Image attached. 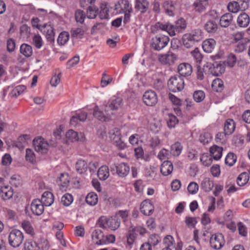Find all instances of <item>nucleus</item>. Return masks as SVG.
<instances>
[{
  "mask_svg": "<svg viewBox=\"0 0 250 250\" xmlns=\"http://www.w3.org/2000/svg\"><path fill=\"white\" fill-rule=\"evenodd\" d=\"M24 239L23 233L20 230L14 229L8 235L9 245L13 248H18L22 244Z\"/></svg>",
  "mask_w": 250,
  "mask_h": 250,
  "instance_id": "1",
  "label": "nucleus"
},
{
  "mask_svg": "<svg viewBox=\"0 0 250 250\" xmlns=\"http://www.w3.org/2000/svg\"><path fill=\"white\" fill-rule=\"evenodd\" d=\"M37 27L45 35L47 41L50 43H53L55 42V29L53 25L50 23L40 24Z\"/></svg>",
  "mask_w": 250,
  "mask_h": 250,
  "instance_id": "2",
  "label": "nucleus"
},
{
  "mask_svg": "<svg viewBox=\"0 0 250 250\" xmlns=\"http://www.w3.org/2000/svg\"><path fill=\"white\" fill-rule=\"evenodd\" d=\"M123 105V99L121 97H113L110 98L104 106V110L107 115H110V112L117 110Z\"/></svg>",
  "mask_w": 250,
  "mask_h": 250,
  "instance_id": "3",
  "label": "nucleus"
},
{
  "mask_svg": "<svg viewBox=\"0 0 250 250\" xmlns=\"http://www.w3.org/2000/svg\"><path fill=\"white\" fill-rule=\"evenodd\" d=\"M169 41L167 36H156L152 39L150 46L154 50L160 51L167 45Z\"/></svg>",
  "mask_w": 250,
  "mask_h": 250,
  "instance_id": "4",
  "label": "nucleus"
},
{
  "mask_svg": "<svg viewBox=\"0 0 250 250\" xmlns=\"http://www.w3.org/2000/svg\"><path fill=\"white\" fill-rule=\"evenodd\" d=\"M206 67L213 76H219L225 71V66L221 61L214 62H208L206 64Z\"/></svg>",
  "mask_w": 250,
  "mask_h": 250,
  "instance_id": "5",
  "label": "nucleus"
},
{
  "mask_svg": "<svg viewBox=\"0 0 250 250\" xmlns=\"http://www.w3.org/2000/svg\"><path fill=\"white\" fill-rule=\"evenodd\" d=\"M210 246L214 250H219L224 246L225 241L223 235L216 233L212 235L209 240Z\"/></svg>",
  "mask_w": 250,
  "mask_h": 250,
  "instance_id": "6",
  "label": "nucleus"
},
{
  "mask_svg": "<svg viewBox=\"0 0 250 250\" xmlns=\"http://www.w3.org/2000/svg\"><path fill=\"white\" fill-rule=\"evenodd\" d=\"M142 100L144 104L148 106H153L158 102V97L156 92L153 90L146 91L143 94Z\"/></svg>",
  "mask_w": 250,
  "mask_h": 250,
  "instance_id": "7",
  "label": "nucleus"
},
{
  "mask_svg": "<svg viewBox=\"0 0 250 250\" xmlns=\"http://www.w3.org/2000/svg\"><path fill=\"white\" fill-rule=\"evenodd\" d=\"M111 171L116 170V173L121 177H125L129 173L130 168L126 163H122L118 165H114L111 167Z\"/></svg>",
  "mask_w": 250,
  "mask_h": 250,
  "instance_id": "8",
  "label": "nucleus"
},
{
  "mask_svg": "<svg viewBox=\"0 0 250 250\" xmlns=\"http://www.w3.org/2000/svg\"><path fill=\"white\" fill-rule=\"evenodd\" d=\"M43 244L45 247L41 246V244L38 243L35 241L32 240H28L26 241L24 244V250H40L41 248L42 250H47L49 246L47 242L44 241Z\"/></svg>",
  "mask_w": 250,
  "mask_h": 250,
  "instance_id": "9",
  "label": "nucleus"
},
{
  "mask_svg": "<svg viewBox=\"0 0 250 250\" xmlns=\"http://www.w3.org/2000/svg\"><path fill=\"white\" fill-rule=\"evenodd\" d=\"M31 210L36 215H41L44 211V205L40 200L34 199L31 204Z\"/></svg>",
  "mask_w": 250,
  "mask_h": 250,
  "instance_id": "10",
  "label": "nucleus"
},
{
  "mask_svg": "<svg viewBox=\"0 0 250 250\" xmlns=\"http://www.w3.org/2000/svg\"><path fill=\"white\" fill-rule=\"evenodd\" d=\"M151 32L153 34H157L159 30L167 31L170 36H172V24H163L160 22H156L154 25H152L150 28Z\"/></svg>",
  "mask_w": 250,
  "mask_h": 250,
  "instance_id": "11",
  "label": "nucleus"
},
{
  "mask_svg": "<svg viewBox=\"0 0 250 250\" xmlns=\"http://www.w3.org/2000/svg\"><path fill=\"white\" fill-rule=\"evenodd\" d=\"M33 145L36 151L42 154H46L48 151V144L44 143L42 137L35 139L33 141Z\"/></svg>",
  "mask_w": 250,
  "mask_h": 250,
  "instance_id": "12",
  "label": "nucleus"
},
{
  "mask_svg": "<svg viewBox=\"0 0 250 250\" xmlns=\"http://www.w3.org/2000/svg\"><path fill=\"white\" fill-rule=\"evenodd\" d=\"M140 209L145 215L149 216L153 212L154 207L150 201L145 200L141 203Z\"/></svg>",
  "mask_w": 250,
  "mask_h": 250,
  "instance_id": "13",
  "label": "nucleus"
},
{
  "mask_svg": "<svg viewBox=\"0 0 250 250\" xmlns=\"http://www.w3.org/2000/svg\"><path fill=\"white\" fill-rule=\"evenodd\" d=\"M177 71L181 76H189L192 73V67L189 63H182L178 65Z\"/></svg>",
  "mask_w": 250,
  "mask_h": 250,
  "instance_id": "14",
  "label": "nucleus"
},
{
  "mask_svg": "<svg viewBox=\"0 0 250 250\" xmlns=\"http://www.w3.org/2000/svg\"><path fill=\"white\" fill-rule=\"evenodd\" d=\"M187 27V22L183 18H180L177 20L175 25H173V36L177 33H182L184 31Z\"/></svg>",
  "mask_w": 250,
  "mask_h": 250,
  "instance_id": "15",
  "label": "nucleus"
},
{
  "mask_svg": "<svg viewBox=\"0 0 250 250\" xmlns=\"http://www.w3.org/2000/svg\"><path fill=\"white\" fill-rule=\"evenodd\" d=\"M93 115L97 120L102 122H107L109 120L110 115L106 113V115L104 114L98 105H95L93 108Z\"/></svg>",
  "mask_w": 250,
  "mask_h": 250,
  "instance_id": "16",
  "label": "nucleus"
},
{
  "mask_svg": "<svg viewBox=\"0 0 250 250\" xmlns=\"http://www.w3.org/2000/svg\"><path fill=\"white\" fill-rule=\"evenodd\" d=\"M120 219L117 215H114L109 218H107V227L111 230L117 229L120 226Z\"/></svg>",
  "mask_w": 250,
  "mask_h": 250,
  "instance_id": "17",
  "label": "nucleus"
},
{
  "mask_svg": "<svg viewBox=\"0 0 250 250\" xmlns=\"http://www.w3.org/2000/svg\"><path fill=\"white\" fill-rule=\"evenodd\" d=\"M92 239L95 241V244L97 245H102L105 244V240L103 232L100 229H96L92 234Z\"/></svg>",
  "mask_w": 250,
  "mask_h": 250,
  "instance_id": "18",
  "label": "nucleus"
},
{
  "mask_svg": "<svg viewBox=\"0 0 250 250\" xmlns=\"http://www.w3.org/2000/svg\"><path fill=\"white\" fill-rule=\"evenodd\" d=\"M208 5V0H196L193 4L195 11L200 13L205 12Z\"/></svg>",
  "mask_w": 250,
  "mask_h": 250,
  "instance_id": "19",
  "label": "nucleus"
},
{
  "mask_svg": "<svg viewBox=\"0 0 250 250\" xmlns=\"http://www.w3.org/2000/svg\"><path fill=\"white\" fill-rule=\"evenodd\" d=\"M13 190L11 187L7 185L0 188V196L4 200L10 199L13 196Z\"/></svg>",
  "mask_w": 250,
  "mask_h": 250,
  "instance_id": "20",
  "label": "nucleus"
},
{
  "mask_svg": "<svg viewBox=\"0 0 250 250\" xmlns=\"http://www.w3.org/2000/svg\"><path fill=\"white\" fill-rule=\"evenodd\" d=\"M237 22L241 27H247L250 22V18L248 14L245 12H242L238 17Z\"/></svg>",
  "mask_w": 250,
  "mask_h": 250,
  "instance_id": "21",
  "label": "nucleus"
},
{
  "mask_svg": "<svg viewBox=\"0 0 250 250\" xmlns=\"http://www.w3.org/2000/svg\"><path fill=\"white\" fill-rule=\"evenodd\" d=\"M222 147L214 145L209 148L210 156L215 160H219L222 155Z\"/></svg>",
  "mask_w": 250,
  "mask_h": 250,
  "instance_id": "22",
  "label": "nucleus"
},
{
  "mask_svg": "<svg viewBox=\"0 0 250 250\" xmlns=\"http://www.w3.org/2000/svg\"><path fill=\"white\" fill-rule=\"evenodd\" d=\"M216 41L214 39H208L203 42L202 48L205 52L211 53L214 49Z\"/></svg>",
  "mask_w": 250,
  "mask_h": 250,
  "instance_id": "23",
  "label": "nucleus"
},
{
  "mask_svg": "<svg viewBox=\"0 0 250 250\" xmlns=\"http://www.w3.org/2000/svg\"><path fill=\"white\" fill-rule=\"evenodd\" d=\"M87 29L85 28H74L70 30L72 38L82 39L83 38L85 32Z\"/></svg>",
  "mask_w": 250,
  "mask_h": 250,
  "instance_id": "24",
  "label": "nucleus"
},
{
  "mask_svg": "<svg viewBox=\"0 0 250 250\" xmlns=\"http://www.w3.org/2000/svg\"><path fill=\"white\" fill-rule=\"evenodd\" d=\"M235 128V124L232 119H227L225 124L224 127V131L225 133L227 135L231 134L234 131Z\"/></svg>",
  "mask_w": 250,
  "mask_h": 250,
  "instance_id": "25",
  "label": "nucleus"
},
{
  "mask_svg": "<svg viewBox=\"0 0 250 250\" xmlns=\"http://www.w3.org/2000/svg\"><path fill=\"white\" fill-rule=\"evenodd\" d=\"M173 85L175 86L176 89L173 88V92L181 91L184 87V82L180 76H173Z\"/></svg>",
  "mask_w": 250,
  "mask_h": 250,
  "instance_id": "26",
  "label": "nucleus"
},
{
  "mask_svg": "<svg viewBox=\"0 0 250 250\" xmlns=\"http://www.w3.org/2000/svg\"><path fill=\"white\" fill-rule=\"evenodd\" d=\"M41 201L45 206H50L54 202V195L51 192L45 191L43 193Z\"/></svg>",
  "mask_w": 250,
  "mask_h": 250,
  "instance_id": "27",
  "label": "nucleus"
},
{
  "mask_svg": "<svg viewBox=\"0 0 250 250\" xmlns=\"http://www.w3.org/2000/svg\"><path fill=\"white\" fill-rule=\"evenodd\" d=\"M160 171L164 176H167L172 172V162L165 161L161 166Z\"/></svg>",
  "mask_w": 250,
  "mask_h": 250,
  "instance_id": "28",
  "label": "nucleus"
},
{
  "mask_svg": "<svg viewBox=\"0 0 250 250\" xmlns=\"http://www.w3.org/2000/svg\"><path fill=\"white\" fill-rule=\"evenodd\" d=\"M81 136H82L81 139H79L78 137V134L77 132L70 129L66 133V138L67 139L68 141H70V142H75L78 141H83V134L82 133L80 134Z\"/></svg>",
  "mask_w": 250,
  "mask_h": 250,
  "instance_id": "29",
  "label": "nucleus"
},
{
  "mask_svg": "<svg viewBox=\"0 0 250 250\" xmlns=\"http://www.w3.org/2000/svg\"><path fill=\"white\" fill-rule=\"evenodd\" d=\"M149 6V2L147 0H137L135 8L140 11L142 13L146 12Z\"/></svg>",
  "mask_w": 250,
  "mask_h": 250,
  "instance_id": "30",
  "label": "nucleus"
},
{
  "mask_svg": "<svg viewBox=\"0 0 250 250\" xmlns=\"http://www.w3.org/2000/svg\"><path fill=\"white\" fill-rule=\"evenodd\" d=\"M98 177L101 180H105L109 176V168L106 166H101L97 172Z\"/></svg>",
  "mask_w": 250,
  "mask_h": 250,
  "instance_id": "31",
  "label": "nucleus"
},
{
  "mask_svg": "<svg viewBox=\"0 0 250 250\" xmlns=\"http://www.w3.org/2000/svg\"><path fill=\"white\" fill-rule=\"evenodd\" d=\"M195 42L201 41L203 38V33L200 29L192 30L190 33H187Z\"/></svg>",
  "mask_w": 250,
  "mask_h": 250,
  "instance_id": "32",
  "label": "nucleus"
},
{
  "mask_svg": "<svg viewBox=\"0 0 250 250\" xmlns=\"http://www.w3.org/2000/svg\"><path fill=\"white\" fill-rule=\"evenodd\" d=\"M233 20L231 14L228 13L223 15L220 18V24L222 27H227L229 25Z\"/></svg>",
  "mask_w": 250,
  "mask_h": 250,
  "instance_id": "33",
  "label": "nucleus"
},
{
  "mask_svg": "<svg viewBox=\"0 0 250 250\" xmlns=\"http://www.w3.org/2000/svg\"><path fill=\"white\" fill-rule=\"evenodd\" d=\"M75 168L78 173L80 174L83 173L85 172L87 169V163L84 160L79 159L76 163Z\"/></svg>",
  "mask_w": 250,
  "mask_h": 250,
  "instance_id": "34",
  "label": "nucleus"
},
{
  "mask_svg": "<svg viewBox=\"0 0 250 250\" xmlns=\"http://www.w3.org/2000/svg\"><path fill=\"white\" fill-rule=\"evenodd\" d=\"M205 29L210 33H215L218 29V25L214 20H208L204 25Z\"/></svg>",
  "mask_w": 250,
  "mask_h": 250,
  "instance_id": "35",
  "label": "nucleus"
},
{
  "mask_svg": "<svg viewBox=\"0 0 250 250\" xmlns=\"http://www.w3.org/2000/svg\"><path fill=\"white\" fill-rule=\"evenodd\" d=\"M70 37L69 33L67 31H62L59 34L57 39V43L60 46L65 45L68 41Z\"/></svg>",
  "mask_w": 250,
  "mask_h": 250,
  "instance_id": "36",
  "label": "nucleus"
},
{
  "mask_svg": "<svg viewBox=\"0 0 250 250\" xmlns=\"http://www.w3.org/2000/svg\"><path fill=\"white\" fill-rule=\"evenodd\" d=\"M20 51L21 53L26 58L31 57L33 54L32 46L26 43H23L21 45Z\"/></svg>",
  "mask_w": 250,
  "mask_h": 250,
  "instance_id": "37",
  "label": "nucleus"
},
{
  "mask_svg": "<svg viewBox=\"0 0 250 250\" xmlns=\"http://www.w3.org/2000/svg\"><path fill=\"white\" fill-rule=\"evenodd\" d=\"M85 201L90 206H95L98 201V195L95 192H90L86 196Z\"/></svg>",
  "mask_w": 250,
  "mask_h": 250,
  "instance_id": "38",
  "label": "nucleus"
},
{
  "mask_svg": "<svg viewBox=\"0 0 250 250\" xmlns=\"http://www.w3.org/2000/svg\"><path fill=\"white\" fill-rule=\"evenodd\" d=\"M211 86L214 91L221 92L224 88V82L221 79L217 78L213 81Z\"/></svg>",
  "mask_w": 250,
  "mask_h": 250,
  "instance_id": "39",
  "label": "nucleus"
},
{
  "mask_svg": "<svg viewBox=\"0 0 250 250\" xmlns=\"http://www.w3.org/2000/svg\"><path fill=\"white\" fill-rule=\"evenodd\" d=\"M214 186L213 182L208 178L203 179L201 183V187L205 192L210 191Z\"/></svg>",
  "mask_w": 250,
  "mask_h": 250,
  "instance_id": "40",
  "label": "nucleus"
},
{
  "mask_svg": "<svg viewBox=\"0 0 250 250\" xmlns=\"http://www.w3.org/2000/svg\"><path fill=\"white\" fill-rule=\"evenodd\" d=\"M249 42V40L247 38L242 40L237 43L235 45L234 50L236 53L242 52L246 49V46L247 43Z\"/></svg>",
  "mask_w": 250,
  "mask_h": 250,
  "instance_id": "41",
  "label": "nucleus"
},
{
  "mask_svg": "<svg viewBox=\"0 0 250 250\" xmlns=\"http://www.w3.org/2000/svg\"><path fill=\"white\" fill-rule=\"evenodd\" d=\"M249 180V176L247 172L241 173L237 178V184L240 187L245 186Z\"/></svg>",
  "mask_w": 250,
  "mask_h": 250,
  "instance_id": "42",
  "label": "nucleus"
},
{
  "mask_svg": "<svg viewBox=\"0 0 250 250\" xmlns=\"http://www.w3.org/2000/svg\"><path fill=\"white\" fill-rule=\"evenodd\" d=\"M237 156L233 152H229L226 157L225 164L229 167L233 166L237 161Z\"/></svg>",
  "mask_w": 250,
  "mask_h": 250,
  "instance_id": "43",
  "label": "nucleus"
},
{
  "mask_svg": "<svg viewBox=\"0 0 250 250\" xmlns=\"http://www.w3.org/2000/svg\"><path fill=\"white\" fill-rule=\"evenodd\" d=\"M86 18L85 13L82 10L78 9L75 13V19L77 23L83 24Z\"/></svg>",
  "mask_w": 250,
  "mask_h": 250,
  "instance_id": "44",
  "label": "nucleus"
},
{
  "mask_svg": "<svg viewBox=\"0 0 250 250\" xmlns=\"http://www.w3.org/2000/svg\"><path fill=\"white\" fill-rule=\"evenodd\" d=\"M59 185L63 188H67L70 181V177L66 173H61L59 177Z\"/></svg>",
  "mask_w": 250,
  "mask_h": 250,
  "instance_id": "45",
  "label": "nucleus"
},
{
  "mask_svg": "<svg viewBox=\"0 0 250 250\" xmlns=\"http://www.w3.org/2000/svg\"><path fill=\"white\" fill-rule=\"evenodd\" d=\"M21 226L25 231L31 236L34 235V229L31 223L27 220H23L21 223Z\"/></svg>",
  "mask_w": 250,
  "mask_h": 250,
  "instance_id": "46",
  "label": "nucleus"
},
{
  "mask_svg": "<svg viewBox=\"0 0 250 250\" xmlns=\"http://www.w3.org/2000/svg\"><path fill=\"white\" fill-rule=\"evenodd\" d=\"M98 8L95 6H89L87 9L86 16L90 19H94L98 14Z\"/></svg>",
  "mask_w": 250,
  "mask_h": 250,
  "instance_id": "47",
  "label": "nucleus"
},
{
  "mask_svg": "<svg viewBox=\"0 0 250 250\" xmlns=\"http://www.w3.org/2000/svg\"><path fill=\"white\" fill-rule=\"evenodd\" d=\"M101 10L99 12V16L101 19H107L109 17V10L106 4L102 3L101 5Z\"/></svg>",
  "mask_w": 250,
  "mask_h": 250,
  "instance_id": "48",
  "label": "nucleus"
},
{
  "mask_svg": "<svg viewBox=\"0 0 250 250\" xmlns=\"http://www.w3.org/2000/svg\"><path fill=\"white\" fill-rule=\"evenodd\" d=\"M113 141L115 143L116 146L118 149L123 150L126 147V144L121 140V135L120 133L115 135L113 138Z\"/></svg>",
  "mask_w": 250,
  "mask_h": 250,
  "instance_id": "49",
  "label": "nucleus"
},
{
  "mask_svg": "<svg viewBox=\"0 0 250 250\" xmlns=\"http://www.w3.org/2000/svg\"><path fill=\"white\" fill-rule=\"evenodd\" d=\"M162 112L167 121V126L169 128H172V113L167 107L163 109Z\"/></svg>",
  "mask_w": 250,
  "mask_h": 250,
  "instance_id": "50",
  "label": "nucleus"
},
{
  "mask_svg": "<svg viewBox=\"0 0 250 250\" xmlns=\"http://www.w3.org/2000/svg\"><path fill=\"white\" fill-rule=\"evenodd\" d=\"M73 201V196L69 193H65L61 198L62 204L65 207L70 206Z\"/></svg>",
  "mask_w": 250,
  "mask_h": 250,
  "instance_id": "51",
  "label": "nucleus"
},
{
  "mask_svg": "<svg viewBox=\"0 0 250 250\" xmlns=\"http://www.w3.org/2000/svg\"><path fill=\"white\" fill-rule=\"evenodd\" d=\"M184 45L187 48H190L195 43L187 33L184 34L182 38Z\"/></svg>",
  "mask_w": 250,
  "mask_h": 250,
  "instance_id": "52",
  "label": "nucleus"
},
{
  "mask_svg": "<svg viewBox=\"0 0 250 250\" xmlns=\"http://www.w3.org/2000/svg\"><path fill=\"white\" fill-rule=\"evenodd\" d=\"M183 146L179 142L173 144V156L178 157L182 152Z\"/></svg>",
  "mask_w": 250,
  "mask_h": 250,
  "instance_id": "53",
  "label": "nucleus"
},
{
  "mask_svg": "<svg viewBox=\"0 0 250 250\" xmlns=\"http://www.w3.org/2000/svg\"><path fill=\"white\" fill-rule=\"evenodd\" d=\"M194 100L197 103H200L204 100L205 94L202 90H196L193 94Z\"/></svg>",
  "mask_w": 250,
  "mask_h": 250,
  "instance_id": "54",
  "label": "nucleus"
},
{
  "mask_svg": "<svg viewBox=\"0 0 250 250\" xmlns=\"http://www.w3.org/2000/svg\"><path fill=\"white\" fill-rule=\"evenodd\" d=\"M159 59L162 63L170 65L172 62V53L169 51L167 54L161 55Z\"/></svg>",
  "mask_w": 250,
  "mask_h": 250,
  "instance_id": "55",
  "label": "nucleus"
},
{
  "mask_svg": "<svg viewBox=\"0 0 250 250\" xmlns=\"http://www.w3.org/2000/svg\"><path fill=\"white\" fill-rule=\"evenodd\" d=\"M135 157L137 159H141L144 160L145 161H148V156L144 155V150L141 147H138L134 149Z\"/></svg>",
  "mask_w": 250,
  "mask_h": 250,
  "instance_id": "56",
  "label": "nucleus"
},
{
  "mask_svg": "<svg viewBox=\"0 0 250 250\" xmlns=\"http://www.w3.org/2000/svg\"><path fill=\"white\" fill-rule=\"evenodd\" d=\"M136 236L137 234L135 233L134 229L129 230L128 233L126 235L127 243L129 246H131L133 244L136 238Z\"/></svg>",
  "mask_w": 250,
  "mask_h": 250,
  "instance_id": "57",
  "label": "nucleus"
},
{
  "mask_svg": "<svg viewBox=\"0 0 250 250\" xmlns=\"http://www.w3.org/2000/svg\"><path fill=\"white\" fill-rule=\"evenodd\" d=\"M200 160L203 165L206 167L210 166L212 162V157L206 153L202 154L200 158Z\"/></svg>",
  "mask_w": 250,
  "mask_h": 250,
  "instance_id": "58",
  "label": "nucleus"
},
{
  "mask_svg": "<svg viewBox=\"0 0 250 250\" xmlns=\"http://www.w3.org/2000/svg\"><path fill=\"white\" fill-rule=\"evenodd\" d=\"M26 87L23 85H20L15 87L11 91V94L13 97H18L20 95L25 89Z\"/></svg>",
  "mask_w": 250,
  "mask_h": 250,
  "instance_id": "59",
  "label": "nucleus"
},
{
  "mask_svg": "<svg viewBox=\"0 0 250 250\" xmlns=\"http://www.w3.org/2000/svg\"><path fill=\"white\" fill-rule=\"evenodd\" d=\"M228 10L232 13H236L239 11V5L238 1H232L229 2L227 6Z\"/></svg>",
  "mask_w": 250,
  "mask_h": 250,
  "instance_id": "60",
  "label": "nucleus"
},
{
  "mask_svg": "<svg viewBox=\"0 0 250 250\" xmlns=\"http://www.w3.org/2000/svg\"><path fill=\"white\" fill-rule=\"evenodd\" d=\"M25 158L26 161L30 162L32 164H34L36 162L35 154L33 150L31 149H26Z\"/></svg>",
  "mask_w": 250,
  "mask_h": 250,
  "instance_id": "61",
  "label": "nucleus"
},
{
  "mask_svg": "<svg viewBox=\"0 0 250 250\" xmlns=\"http://www.w3.org/2000/svg\"><path fill=\"white\" fill-rule=\"evenodd\" d=\"M208 68L206 67V64L203 67L200 66L197 67V70L196 72L197 78L199 80H203L204 78V74H206V71Z\"/></svg>",
  "mask_w": 250,
  "mask_h": 250,
  "instance_id": "62",
  "label": "nucleus"
},
{
  "mask_svg": "<svg viewBox=\"0 0 250 250\" xmlns=\"http://www.w3.org/2000/svg\"><path fill=\"white\" fill-rule=\"evenodd\" d=\"M163 7L166 13L169 16H172V1H165L163 5Z\"/></svg>",
  "mask_w": 250,
  "mask_h": 250,
  "instance_id": "63",
  "label": "nucleus"
},
{
  "mask_svg": "<svg viewBox=\"0 0 250 250\" xmlns=\"http://www.w3.org/2000/svg\"><path fill=\"white\" fill-rule=\"evenodd\" d=\"M236 61V57L234 54L232 53H230L228 55L226 61L228 65L230 67H233L235 64Z\"/></svg>",
  "mask_w": 250,
  "mask_h": 250,
  "instance_id": "64",
  "label": "nucleus"
}]
</instances>
